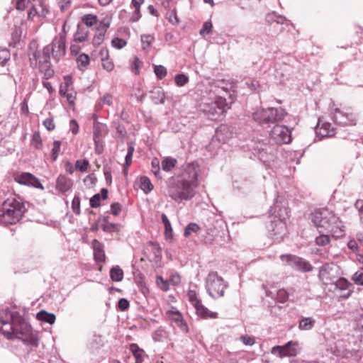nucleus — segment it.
<instances>
[{
	"instance_id": "obj_28",
	"label": "nucleus",
	"mask_w": 363,
	"mask_h": 363,
	"mask_svg": "<svg viewBox=\"0 0 363 363\" xmlns=\"http://www.w3.org/2000/svg\"><path fill=\"white\" fill-rule=\"evenodd\" d=\"M266 295L267 296L275 298L277 301L280 303H285L289 299V294L284 289H280L277 290L276 294L271 291L266 290Z\"/></svg>"
},
{
	"instance_id": "obj_11",
	"label": "nucleus",
	"mask_w": 363,
	"mask_h": 363,
	"mask_svg": "<svg viewBox=\"0 0 363 363\" xmlns=\"http://www.w3.org/2000/svg\"><path fill=\"white\" fill-rule=\"evenodd\" d=\"M291 132L286 125H276L270 132V138L276 143L288 144L291 141Z\"/></svg>"
},
{
	"instance_id": "obj_23",
	"label": "nucleus",
	"mask_w": 363,
	"mask_h": 363,
	"mask_svg": "<svg viewBox=\"0 0 363 363\" xmlns=\"http://www.w3.org/2000/svg\"><path fill=\"white\" fill-rule=\"evenodd\" d=\"M194 307L195 308L196 314L203 319L218 318V313L216 312L210 311L202 304L201 301Z\"/></svg>"
},
{
	"instance_id": "obj_1",
	"label": "nucleus",
	"mask_w": 363,
	"mask_h": 363,
	"mask_svg": "<svg viewBox=\"0 0 363 363\" xmlns=\"http://www.w3.org/2000/svg\"><path fill=\"white\" fill-rule=\"evenodd\" d=\"M311 220L317 228L330 233L335 238H341L345 234L342 221L328 208L316 209L311 213Z\"/></svg>"
},
{
	"instance_id": "obj_27",
	"label": "nucleus",
	"mask_w": 363,
	"mask_h": 363,
	"mask_svg": "<svg viewBox=\"0 0 363 363\" xmlns=\"http://www.w3.org/2000/svg\"><path fill=\"white\" fill-rule=\"evenodd\" d=\"M150 94V99L155 104H162L164 103L165 95L161 87H154Z\"/></svg>"
},
{
	"instance_id": "obj_25",
	"label": "nucleus",
	"mask_w": 363,
	"mask_h": 363,
	"mask_svg": "<svg viewBox=\"0 0 363 363\" xmlns=\"http://www.w3.org/2000/svg\"><path fill=\"white\" fill-rule=\"evenodd\" d=\"M38 62L39 63V69L44 73L45 79L51 78L54 74V71L50 68V59L40 57Z\"/></svg>"
},
{
	"instance_id": "obj_15",
	"label": "nucleus",
	"mask_w": 363,
	"mask_h": 363,
	"mask_svg": "<svg viewBox=\"0 0 363 363\" xmlns=\"http://www.w3.org/2000/svg\"><path fill=\"white\" fill-rule=\"evenodd\" d=\"M333 120L336 123L341 125H354L356 124L357 118L352 113H347L339 108H335Z\"/></svg>"
},
{
	"instance_id": "obj_30",
	"label": "nucleus",
	"mask_w": 363,
	"mask_h": 363,
	"mask_svg": "<svg viewBox=\"0 0 363 363\" xmlns=\"http://www.w3.org/2000/svg\"><path fill=\"white\" fill-rule=\"evenodd\" d=\"M100 55L101 56L102 60V67L104 69L108 72H111L114 68V65L111 60L108 59V51L107 49H102L100 51Z\"/></svg>"
},
{
	"instance_id": "obj_55",
	"label": "nucleus",
	"mask_w": 363,
	"mask_h": 363,
	"mask_svg": "<svg viewBox=\"0 0 363 363\" xmlns=\"http://www.w3.org/2000/svg\"><path fill=\"white\" fill-rule=\"evenodd\" d=\"M330 239L329 235H320L319 236L316 237L315 238V243L318 246H325L330 243Z\"/></svg>"
},
{
	"instance_id": "obj_49",
	"label": "nucleus",
	"mask_w": 363,
	"mask_h": 363,
	"mask_svg": "<svg viewBox=\"0 0 363 363\" xmlns=\"http://www.w3.org/2000/svg\"><path fill=\"white\" fill-rule=\"evenodd\" d=\"M72 209L76 215H79L81 213L80 210V198L79 195H74L72 201Z\"/></svg>"
},
{
	"instance_id": "obj_62",
	"label": "nucleus",
	"mask_w": 363,
	"mask_h": 363,
	"mask_svg": "<svg viewBox=\"0 0 363 363\" xmlns=\"http://www.w3.org/2000/svg\"><path fill=\"white\" fill-rule=\"evenodd\" d=\"M212 23L210 21H206L203 23L202 28L200 30V35L204 36L205 35L209 34L212 30Z\"/></svg>"
},
{
	"instance_id": "obj_46",
	"label": "nucleus",
	"mask_w": 363,
	"mask_h": 363,
	"mask_svg": "<svg viewBox=\"0 0 363 363\" xmlns=\"http://www.w3.org/2000/svg\"><path fill=\"white\" fill-rule=\"evenodd\" d=\"M154 37L151 35H142L140 37L143 49H147L154 40Z\"/></svg>"
},
{
	"instance_id": "obj_50",
	"label": "nucleus",
	"mask_w": 363,
	"mask_h": 363,
	"mask_svg": "<svg viewBox=\"0 0 363 363\" xmlns=\"http://www.w3.org/2000/svg\"><path fill=\"white\" fill-rule=\"evenodd\" d=\"M154 72L158 79H163L167 75V69L163 65H155Z\"/></svg>"
},
{
	"instance_id": "obj_17",
	"label": "nucleus",
	"mask_w": 363,
	"mask_h": 363,
	"mask_svg": "<svg viewBox=\"0 0 363 363\" xmlns=\"http://www.w3.org/2000/svg\"><path fill=\"white\" fill-rule=\"evenodd\" d=\"M10 318L11 320H13V333H14V339H19L22 337L23 335L18 334L19 333H22L21 328H23V323L29 324L27 323L25 319L19 314L18 312L14 311L10 313Z\"/></svg>"
},
{
	"instance_id": "obj_32",
	"label": "nucleus",
	"mask_w": 363,
	"mask_h": 363,
	"mask_svg": "<svg viewBox=\"0 0 363 363\" xmlns=\"http://www.w3.org/2000/svg\"><path fill=\"white\" fill-rule=\"evenodd\" d=\"M315 323V320L312 317L302 318L298 322V328L301 330H311Z\"/></svg>"
},
{
	"instance_id": "obj_45",
	"label": "nucleus",
	"mask_w": 363,
	"mask_h": 363,
	"mask_svg": "<svg viewBox=\"0 0 363 363\" xmlns=\"http://www.w3.org/2000/svg\"><path fill=\"white\" fill-rule=\"evenodd\" d=\"M31 145L36 149H41L43 143L39 132H35L33 133L31 139Z\"/></svg>"
},
{
	"instance_id": "obj_47",
	"label": "nucleus",
	"mask_w": 363,
	"mask_h": 363,
	"mask_svg": "<svg viewBox=\"0 0 363 363\" xmlns=\"http://www.w3.org/2000/svg\"><path fill=\"white\" fill-rule=\"evenodd\" d=\"M71 84V80L67 77H65V82L61 84L59 89V94L61 96L64 97L68 94V88Z\"/></svg>"
},
{
	"instance_id": "obj_36",
	"label": "nucleus",
	"mask_w": 363,
	"mask_h": 363,
	"mask_svg": "<svg viewBox=\"0 0 363 363\" xmlns=\"http://www.w3.org/2000/svg\"><path fill=\"white\" fill-rule=\"evenodd\" d=\"M130 351L136 359L137 363H141L143 361V350L140 349L137 344L133 343L130 346Z\"/></svg>"
},
{
	"instance_id": "obj_44",
	"label": "nucleus",
	"mask_w": 363,
	"mask_h": 363,
	"mask_svg": "<svg viewBox=\"0 0 363 363\" xmlns=\"http://www.w3.org/2000/svg\"><path fill=\"white\" fill-rule=\"evenodd\" d=\"M89 61L90 60L88 55L84 53L79 55L77 57V63L79 69H84V68H86L89 64Z\"/></svg>"
},
{
	"instance_id": "obj_51",
	"label": "nucleus",
	"mask_w": 363,
	"mask_h": 363,
	"mask_svg": "<svg viewBox=\"0 0 363 363\" xmlns=\"http://www.w3.org/2000/svg\"><path fill=\"white\" fill-rule=\"evenodd\" d=\"M61 142L60 140H55L53 143V147L51 151V157L52 161H55L58 157L60 151Z\"/></svg>"
},
{
	"instance_id": "obj_64",
	"label": "nucleus",
	"mask_w": 363,
	"mask_h": 363,
	"mask_svg": "<svg viewBox=\"0 0 363 363\" xmlns=\"http://www.w3.org/2000/svg\"><path fill=\"white\" fill-rule=\"evenodd\" d=\"M129 301L124 298H120L117 304L118 308L121 311H126L129 308Z\"/></svg>"
},
{
	"instance_id": "obj_63",
	"label": "nucleus",
	"mask_w": 363,
	"mask_h": 363,
	"mask_svg": "<svg viewBox=\"0 0 363 363\" xmlns=\"http://www.w3.org/2000/svg\"><path fill=\"white\" fill-rule=\"evenodd\" d=\"M101 195L99 194H94L89 201V204L91 208H97L100 206Z\"/></svg>"
},
{
	"instance_id": "obj_56",
	"label": "nucleus",
	"mask_w": 363,
	"mask_h": 363,
	"mask_svg": "<svg viewBox=\"0 0 363 363\" xmlns=\"http://www.w3.org/2000/svg\"><path fill=\"white\" fill-rule=\"evenodd\" d=\"M156 282L159 288L163 291H167L169 289V282L167 280L163 279L161 276H157Z\"/></svg>"
},
{
	"instance_id": "obj_3",
	"label": "nucleus",
	"mask_w": 363,
	"mask_h": 363,
	"mask_svg": "<svg viewBox=\"0 0 363 363\" xmlns=\"http://www.w3.org/2000/svg\"><path fill=\"white\" fill-rule=\"evenodd\" d=\"M194 186L187 182L185 179H179L172 183L168 188L169 196L177 203L190 200L194 196Z\"/></svg>"
},
{
	"instance_id": "obj_21",
	"label": "nucleus",
	"mask_w": 363,
	"mask_h": 363,
	"mask_svg": "<svg viewBox=\"0 0 363 363\" xmlns=\"http://www.w3.org/2000/svg\"><path fill=\"white\" fill-rule=\"evenodd\" d=\"M72 185V180L65 175L60 174L57 179L56 189L61 193H65L69 191Z\"/></svg>"
},
{
	"instance_id": "obj_2",
	"label": "nucleus",
	"mask_w": 363,
	"mask_h": 363,
	"mask_svg": "<svg viewBox=\"0 0 363 363\" xmlns=\"http://www.w3.org/2000/svg\"><path fill=\"white\" fill-rule=\"evenodd\" d=\"M26 211L21 199L15 194H10L0 203V223L15 224L22 218Z\"/></svg>"
},
{
	"instance_id": "obj_61",
	"label": "nucleus",
	"mask_w": 363,
	"mask_h": 363,
	"mask_svg": "<svg viewBox=\"0 0 363 363\" xmlns=\"http://www.w3.org/2000/svg\"><path fill=\"white\" fill-rule=\"evenodd\" d=\"M111 44L114 48L121 49L126 45V41L122 38H115L112 40Z\"/></svg>"
},
{
	"instance_id": "obj_6",
	"label": "nucleus",
	"mask_w": 363,
	"mask_h": 363,
	"mask_svg": "<svg viewBox=\"0 0 363 363\" xmlns=\"http://www.w3.org/2000/svg\"><path fill=\"white\" fill-rule=\"evenodd\" d=\"M286 114L282 108H268L257 110L253 113L252 118L259 124L264 125L282 121Z\"/></svg>"
},
{
	"instance_id": "obj_10",
	"label": "nucleus",
	"mask_w": 363,
	"mask_h": 363,
	"mask_svg": "<svg viewBox=\"0 0 363 363\" xmlns=\"http://www.w3.org/2000/svg\"><path fill=\"white\" fill-rule=\"evenodd\" d=\"M301 351L299 344L296 341H289L284 345H277L272 348L271 353L277 355L280 358L285 357L296 356Z\"/></svg>"
},
{
	"instance_id": "obj_59",
	"label": "nucleus",
	"mask_w": 363,
	"mask_h": 363,
	"mask_svg": "<svg viewBox=\"0 0 363 363\" xmlns=\"http://www.w3.org/2000/svg\"><path fill=\"white\" fill-rule=\"evenodd\" d=\"M97 179L94 174H90L84 179V184L89 187H91L95 185Z\"/></svg>"
},
{
	"instance_id": "obj_7",
	"label": "nucleus",
	"mask_w": 363,
	"mask_h": 363,
	"mask_svg": "<svg viewBox=\"0 0 363 363\" xmlns=\"http://www.w3.org/2000/svg\"><path fill=\"white\" fill-rule=\"evenodd\" d=\"M205 287L210 296L218 298L224 296L228 284L216 272H211L206 279Z\"/></svg>"
},
{
	"instance_id": "obj_20",
	"label": "nucleus",
	"mask_w": 363,
	"mask_h": 363,
	"mask_svg": "<svg viewBox=\"0 0 363 363\" xmlns=\"http://www.w3.org/2000/svg\"><path fill=\"white\" fill-rule=\"evenodd\" d=\"M91 245L94 250V260L96 262H104L106 259V255L104 250V244L100 242L98 240L94 239L92 240Z\"/></svg>"
},
{
	"instance_id": "obj_40",
	"label": "nucleus",
	"mask_w": 363,
	"mask_h": 363,
	"mask_svg": "<svg viewBox=\"0 0 363 363\" xmlns=\"http://www.w3.org/2000/svg\"><path fill=\"white\" fill-rule=\"evenodd\" d=\"M177 161L176 159L172 157H166L162 161V168L164 171L169 172L176 165Z\"/></svg>"
},
{
	"instance_id": "obj_13",
	"label": "nucleus",
	"mask_w": 363,
	"mask_h": 363,
	"mask_svg": "<svg viewBox=\"0 0 363 363\" xmlns=\"http://www.w3.org/2000/svg\"><path fill=\"white\" fill-rule=\"evenodd\" d=\"M22 327L21 330L23 332L19 333L18 334L23 335L22 337H20L19 339L22 340L27 345L35 347H38L39 340L37 334L33 331L30 325L23 323Z\"/></svg>"
},
{
	"instance_id": "obj_57",
	"label": "nucleus",
	"mask_w": 363,
	"mask_h": 363,
	"mask_svg": "<svg viewBox=\"0 0 363 363\" xmlns=\"http://www.w3.org/2000/svg\"><path fill=\"white\" fill-rule=\"evenodd\" d=\"M105 35L106 33L96 32L92 40V44L94 46H99L104 42Z\"/></svg>"
},
{
	"instance_id": "obj_48",
	"label": "nucleus",
	"mask_w": 363,
	"mask_h": 363,
	"mask_svg": "<svg viewBox=\"0 0 363 363\" xmlns=\"http://www.w3.org/2000/svg\"><path fill=\"white\" fill-rule=\"evenodd\" d=\"M199 229V226L196 223H190L186 226L184 235L185 237H189L192 232L196 233Z\"/></svg>"
},
{
	"instance_id": "obj_24",
	"label": "nucleus",
	"mask_w": 363,
	"mask_h": 363,
	"mask_svg": "<svg viewBox=\"0 0 363 363\" xmlns=\"http://www.w3.org/2000/svg\"><path fill=\"white\" fill-rule=\"evenodd\" d=\"M257 149L258 150V155L261 160L265 161L267 160V155H272L274 154V147L269 145L266 143H259Z\"/></svg>"
},
{
	"instance_id": "obj_42",
	"label": "nucleus",
	"mask_w": 363,
	"mask_h": 363,
	"mask_svg": "<svg viewBox=\"0 0 363 363\" xmlns=\"http://www.w3.org/2000/svg\"><path fill=\"white\" fill-rule=\"evenodd\" d=\"M11 59L10 51L6 49H0V67H4Z\"/></svg>"
},
{
	"instance_id": "obj_16",
	"label": "nucleus",
	"mask_w": 363,
	"mask_h": 363,
	"mask_svg": "<svg viewBox=\"0 0 363 363\" xmlns=\"http://www.w3.org/2000/svg\"><path fill=\"white\" fill-rule=\"evenodd\" d=\"M15 180L21 184L32 186L40 189H44L39 179L28 172H23L16 176Z\"/></svg>"
},
{
	"instance_id": "obj_52",
	"label": "nucleus",
	"mask_w": 363,
	"mask_h": 363,
	"mask_svg": "<svg viewBox=\"0 0 363 363\" xmlns=\"http://www.w3.org/2000/svg\"><path fill=\"white\" fill-rule=\"evenodd\" d=\"M89 165V162L87 160H79L76 161L75 167L77 170L84 172L87 170V168Z\"/></svg>"
},
{
	"instance_id": "obj_18",
	"label": "nucleus",
	"mask_w": 363,
	"mask_h": 363,
	"mask_svg": "<svg viewBox=\"0 0 363 363\" xmlns=\"http://www.w3.org/2000/svg\"><path fill=\"white\" fill-rule=\"evenodd\" d=\"M335 269V266L333 263H325L320 268L318 277L324 284H329L332 281V272Z\"/></svg>"
},
{
	"instance_id": "obj_33",
	"label": "nucleus",
	"mask_w": 363,
	"mask_h": 363,
	"mask_svg": "<svg viewBox=\"0 0 363 363\" xmlns=\"http://www.w3.org/2000/svg\"><path fill=\"white\" fill-rule=\"evenodd\" d=\"M88 35V30L86 28H83L79 24H78L77 32L75 33L74 36V40L76 43L84 42L87 39Z\"/></svg>"
},
{
	"instance_id": "obj_5",
	"label": "nucleus",
	"mask_w": 363,
	"mask_h": 363,
	"mask_svg": "<svg viewBox=\"0 0 363 363\" xmlns=\"http://www.w3.org/2000/svg\"><path fill=\"white\" fill-rule=\"evenodd\" d=\"M270 211L275 213V216L268 227L269 231L271 235L274 236L276 239L281 238L286 232L284 220L289 217L288 210L274 204V206L271 207Z\"/></svg>"
},
{
	"instance_id": "obj_29",
	"label": "nucleus",
	"mask_w": 363,
	"mask_h": 363,
	"mask_svg": "<svg viewBox=\"0 0 363 363\" xmlns=\"http://www.w3.org/2000/svg\"><path fill=\"white\" fill-rule=\"evenodd\" d=\"M334 290L346 291L354 286L347 279L344 277L339 278L335 282L332 284Z\"/></svg>"
},
{
	"instance_id": "obj_14",
	"label": "nucleus",
	"mask_w": 363,
	"mask_h": 363,
	"mask_svg": "<svg viewBox=\"0 0 363 363\" xmlns=\"http://www.w3.org/2000/svg\"><path fill=\"white\" fill-rule=\"evenodd\" d=\"M11 311H6L5 313L6 318L0 314V330L4 335L9 340L14 339L13 333V320L10 318Z\"/></svg>"
},
{
	"instance_id": "obj_19",
	"label": "nucleus",
	"mask_w": 363,
	"mask_h": 363,
	"mask_svg": "<svg viewBox=\"0 0 363 363\" xmlns=\"http://www.w3.org/2000/svg\"><path fill=\"white\" fill-rule=\"evenodd\" d=\"M315 133L323 138L333 136L335 135V130L330 123L324 122L321 123V120L319 119L315 127Z\"/></svg>"
},
{
	"instance_id": "obj_35",
	"label": "nucleus",
	"mask_w": 363,
	"mask_h": 363,
	"mask_svg": "<svg viewBox=\"0 0 363 363\" xmlns=\"http://www.w3.org/2000/svg\"><path fill=\"white\" fill-rule=\"evenodd\" d=\"M110 277L113 281H121L123 279V271L118 266H115L110 270Z\"/></svg>"
},
{
	"instance_id": "obj_60",
	"label": "nucleus",
	"mask_w": 363,
	"mask_h": 363,
	"mask_svg": "<svg viewBox=\"0 0 363 363\" xmlns=\"http://www.w3.org/2000/svg\"><path fill=\"white\" fill-rule=\"evenodd\" d=\"M188 298L190 303L195 306L196 304L199 303L201 301L196 296V293L194 290H189L188 292Z\"/></svg>"
},
{
	"instance_id": "obj_54",
	"label": "nucleus",
	"mask_w": 363,
	"mask_h": 363,
	"mask_svg": "<svg viewBox=\"0 0 363 363\" xmlns=\"http://www.w3.org/2000/svg\"><path fill=\"white\" fill-rule=\"evenodd\" d=\"M352 280L357 285L363 286V268L356 272L352 277Z\"/></svg>"
},
{
	"instance_id": "obj_22",
	"label": "nucleus",
	"mask_w": 363,
	"mask_h": 363,
	"mask_svg": "<svg viewBox=\"0 0 363 363\" xmlns=\"http://www.w3.org/2000/svg\"><path fill=\"white\" fill-rule=\"evenodd\" d=\"M28 57L30 62V65H36L38 60L43 57V55L38 51V43L35 40H32L28 45Z\"/></svg>"
},
{
	"instance_id": "obj_8",
	"label": "nucleus",
	"mask_w": 363,
	"mask_h": 363,
	"mask_svg": "<svg viewBox=\"0 0 363 363\" xmlns=\"http://www.w3.org/2000/svg\"><path fill=\"white\" fill-rule=\"evenodd\" d=\"M65 54V39L62 35L60 38H55L52 43L46 45L43 50V58L50 59L52 56L57 62Z\"/></svg>"
},
{
	"instance_id": "obj_4",
	"label": "nucleus",
	"mask_w": 363,
	"mask_h": 363,
	"mask_svg": "<svg viewBox=\"0 0 363 363\" xmlns=\"http://www.w3.org/2000/svg\"><path fill=\"white\" fill-rule=\"evenodd\" d=\"M200 110L212 121L218 120L228 108L225 99L219 97L215 100L206 99L199 105Z\"/></svg>"
},
{
	"instance_id": "obj_26",
	"label": "nucleus",
	"mask_w": 363,
	"mask_h": 363,
	"mask_svg": "<svg viewBox=\"0 0 363 363\" xmlns=\"http://www.w3.org/2000/svg\"><path fill=\"white\" fill-rule=\"evenodd\" d=\"M286 22L287 19L284 16L277 15L274 12L266 16V23L269 26H273L274 28L277 26L285 24Z\"/></svg>"
},
{
	"instance_id": "obj_39",
	"label": "nucleus",
	"mask_w": 363,
	"mask_h": 363,
	"mask_svg": "<svg viewBox=\"0 0 363 363\" xmlns=\"http://www.w3.org/2000/svg\"><path fill=\"white\" fill-rule=\"evenodd\" d=\"M101 228L103 231L108 233H118L120 231V224L114 223H101Z\"/></svg>"
},
{
	"instance_id": "obj_37",
	"label": "nucleus",
	"mask_w": 363,
	"mask_h": 363,
	"mask_svg": "<svg viewBox=\"0 0 363 363\" xmlns=\"http://www.w3.org/2000/svg\"><path fill=\"white\" fill-rule=\"evenodd\" d=\"M150 250L154 256V259L156 261L160 260L162 258L161 247L157 242H150L148 244Z\"/></svg>"
},
{
	"instance_id": "obj_38",
	"label": "nucleus",
	"mask_w": 363,
	"mask_h": 363,
	"mask_svg": "<svg viewBox=\"0 0 363 363\" xmlns=\"http://www.w3.org/2000/svg\"><path fill=\"white\" fill-rule=\"evenodd\" d=\"M140 188L145 194H148L153 189V185L148 177H142L140 179Z\"/></svg>"
},
{
	"instance_id": "obj_9",
	"label": "nucleus",
	"mask_w": 363,
	"mask_h": 363,
	"mask_svg": "<svg viewBox=\"0 0 363 363\" xmlns=\"http://www.w3.org/2000/svg\"><path fill=\"white\" fill-rule=\"evenodd\" d=\"M280 259L285 262L286 264L297 271L303 272H311L313 267L310 262L301 257L293 255H281Z\"/></svg>"
},
{
	"instance_id": "obj_31",
	"label": "nucleus",
	"mask_w": 363,
	"mask_h": 363,
	"mask_svg": "<svg viewBox=\"0 0 363 363\" xmlns=\"http://www.w3.org/2000/svg\"><path fill=\"white\" fill-rule=\"evenodd\" d=\"M36 317L38 320L48 323L50 325L53 324L55 321V315L52 313H48L45 310L40 311L37 315Z\"/></svg>"
},
{
	"instance_id": "obj_53",
	"label": "nucleus",
	"mask_w": 363,
	"mask_h": 363,
	"mask_svg": "<svg viewBox=\"0 0 363 363\" xmlns=\"http://www.w3.org/2000/svg\"><path fill=\"white\" fill-rule=\"evenodd\" d=\"M174 81L177 86H182L189 82V77L184 74H178L175 76Z\"/></svg>"
},
{
	"instance_id": "obj_34",
	"label": "nucleus",
	"mask_w": 363,
	"mask_h": 363,
	"mask_svg": "<svg viewBox=\"0 0 363 363\" xmlns=\"http://www.w3.org/2000/svg\"><path fill=\"white\" fill-rule=\"evenodd\" d=\"M162 221L164 227V235L166 239H172L173 238V230L172 228L171 223L168 219L166 214L162 213L161 216Z\"/></svg>"
},
{
	"instance_id": "obj_41",
	"label": "nucleus",
	"mask_w": 363,
	"mask_h": 363,
	"mask_svg": "<svg viewBox=\"0 0 363 363\" xmlns=\"http://www.w3.org/2000/svg\"><path fill=\"white\" fill-rule=\"evenodd\" d=\"M82 21L86 27H91L97 23L98 18L96 15L89 13L82 16Z\"/></svg>"
},
{
	"instance_id": "obj_58",
	"label": "nucleus",
	"mask_w": 363,
	"mask_h": 363,
	"mask_svg": "<svg viewBox=\"0 0 363 363\" xmlns=\"http://www.w3.org/2000/svg\"><path fill=\"white\" fill-rule=\"evenodd\" d=\"M16 3V8L18 10L23 11L31 5V0H13Z\"/></svg>"
},
{
	"instance_id": "obj_12",
	"label": "nucleus",
	"mask_w": 363,
	"mask_h": 363,
	"mask_svg": "<svg viewBox=\"0 0 363 363\" xmlns=\"http://www.w3.org/2000/svg\"><path fill=\"white\" fill-rule=\"evenodd\" d=\"M199 172L200 167L199 164L196 162H190L186 164L184 172L178 178L185 179L187 182L196 186Z\"/></svg>"
},
{
	"instance_id": "obj_43",
	"label": "nucleus",
	"mask_w": 363,
	"mask_h": 363,
	"mask_svg": "<svg viewBox=\"0 0 363 363\" xmlns=\"http://www.w3.org/2000/svg\"><path fill=\"white\" fill-rule=\"evenodd\" d=\"M94 141L95 145V152L101 155L104 152V142L102 139L96 133L94 134Z\"/></svg>"
}]
</instances>
